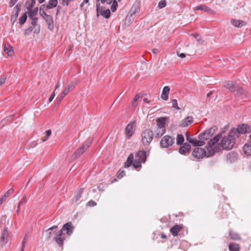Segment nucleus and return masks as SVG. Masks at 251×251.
<instances>
[{
	"instance_id": "nucleus-1",
	"label": "nucleus",
	"mask_w": 251,
	"mask_h": 251,
	"mask_svg": "<svg viewBox=\"0 0 251 251\" xmlns=\"http://www.w3.org/2000/svg\"><path fill=\"white\" fill-rule=\"evenodd\" d=\"M234 131L230 130L227 135H224L225 131H222L216 135L219 136V140L212 146L215 153L223 150L229 151L233 148L237 138L234 135Z\"/></svg>"
},
{
	"instance_id": "nucleus-2",
	"label": "nucleus",
	"mask_w": 251,
	"mask_h": 251,
	"mask_svg": "<svg viewBox=\"0 0 251 251\" xmlns=\"http://www.w3.org/2000/svg\"><path fill=\"white\" fill-rule=\"evenodd\" d=\"M219 140V136H215L214 138L211 139L208 143V146L206 148L207 151L205 149L201 148H196L192 151V155L196 161H199L202 159L204 157H210L215 154V151L213 150L212 146L218 141Z\"/></svg>"
},
{
	"instance_id": "nucleus-3",
	"label": "nucleus",
	"mask_w": 251,
	"mask_h": 251,
	"mask_svg": "<svg viewBox=\"0 0 251 251\" xmlns=\"http://www.w3.org/2000/svg\"><path fill=\"white\" fill-rule=\"evenodd\" d=\"M74 228L75 227L72 222H69L66 223L64 225L62 229L56 232L55 236L54 237V240L59 246L62 247L64 241L65 240L64 232H66L68 236H70L73 233Z\"/></svg>"
},
{
	"instance_id": "nucleus-4",
	"label": "nucleus",
	"mask_w": 251,
	"mask_h": 251,
	"mask_svg": "<svg viewBox=\"0 0 251 251\" xmlns=\"http://www.w3.org/2000/svg\"><path fill=\"white\" fill-rule=\"evenodd\" d=\"M146 152L144 151H139L135 154L133 166L135 169L141 167V163H145L146 160Z\"/></svg>"
},
{
	"instance_id": "nucleus-5",
	"label": "nucleus",
	"mask_w": 251,
	"mask_h": 251,
	"mask_svg": "<svg viewBox=\"0 0 251 251\" xmlns=\"http://www.w3.org/2000/svg\"><path fill=\"white\" fill-rule=\"evenodd\" d=\"M153 138V133L151 129H146L141 133V142L144 146L149 145Z\"/></svg>"
},
{
	"instance_id": "nucleus-6",
	"label": "nucleus",
	"mask_w": 251,
	"mask_h": 251,
	"mask_svg": "<svg viewBox=\"0 0 251 251\" xmlns=\"http://www.w3.org/2000/svg\"><path fill=\"white\" fill-rule=\"evenodd\" d=\"M92 140L89 139L85 141L83 145L79 148L73 155V157L76 159L79 157L90 146Z\"/></svg>"
},
{
	"instance_id": "nucleus-7",
	"label": "nucleus",
	"mask_w": 251,
	"mask_h": 251,
	"mask_svg": "<svg viewBox=\"0 0 251 251\" xmlns=\"http://www.w3.org/2000/svg\"><path fill=\"white\" fill-rule=\"evenodd\" d=\"M231 130H235L234 135L237 138L239 137L240 134L250 133L251 132V127L247 124H242L238 126L237 128H232Z\"/></svg>"
},
{
	"instance_id": "nucleus-8",
	"label": "nucleus",
	"mask_w": 251,
	"mask_h": 251,
	"mask_svg": "<svg viewBox=\"0 0 251 251\" xmlns=\"http://www.w3.org/2000/svg\"><path fill=\"white\" fill-rule=\"evenodd\" d=\"M175 142V138L170 135L164 136L160 141L161 148H168L172 146Z\"/></svg>"
},
{
	"instance_id": "nucleus-9",
	"label": "nucleus",
	"mask_w": 251,
	"mask_h": 251,
	"mask_svg": "<svg viewBox=\"0 0 251 251\" xmlns=\"http://www.w3.org/2000/svg\"><path fill=\"white\" fill-rule=\"evenodd\" d=\"M225 87L231 92H235L236 94L241 95L243 93V90L241 87H237L235 84L230 81H225Z\"/></svg>"
},
{
	"instance_id": "nucleus-10",
	"label": "nucleus",
	"mask_w": 251,
	"mask_h": 251,
	"mask_svg": "<svg viewBox=\"0 0 251 251\" xmlns=\"http://www.w3.org/2000/svg\"><path fill=\"white\" fill-rule=\"evenodd\" d=\"M217 130V127L216 126L212 127L210 129L201 133L198 136L199 139L204 142L205 140L209 139L215 133Z\"/></svg>"
},
{
	"instance_id": "nucleus-11",
	"label": "nucleus",
	"mask_w": 251,
	"mask_h": 251,
	"mask_svg": "<svg viewBox=\"0 0 251 251\" xmlns=\"http://www.w3.org/2000/svg\"><path fill=\"white\" fill-rule=\"evenodd\" d=\"M97 16L98 17L100 14L105 18H108L110 16V11L109 9H105L103 7H100V4L98 2H97Z\"/></svg>"
},
{
	"instance_id": "nucleus-12",
	"label": "nucleus",
	"mask_w": 251,
	"mask_h": 251,
	"mask_svg": "<svg viewBox=\"0 0 251 251\" xmlns=\"http://www.w3.org/2000/svg\"><path fill=\"white\" fill-rule=\"evenodd\" d=\"M136 123L135 122L128 124L125 129V134L128 138H130L134 133Z\"/></svg>"
},
{
	"instance_id": "nucleus-13",
	"label": "nucleus",
	"mask_w": 251,
	"mask_h": 251,
	"mask_svg": "<svg viewBox=\"0 0 251 251\" xmlns=\"http://www.w3.org/2000/svg\"><path fill=\"white\" fill-rule=\"evenodd\" d=\"M8 236L7 228H4L1 232L0 236V241L3 245H5L8 242Z\"/></svg>"
},
{
	"instance_id": "nucleus-14",
	"label": "nucleus",
	"mask_w": 251,
	"mask_h": 251,
	"mask_svg": "<svg viewBox=\"0 0 251 251\" xmlns=\"http://www.w3.org/2000/svg\"><path fill=\"white\" fill-rule=\"evenodd\" d=\"M191 149V146L189 143H185L180 147L179 150V152L183 155H185L189 152Z\"/></svg>"
},
{
	"instance_id": "nucleus-15",
	"label": "nucleus",
	"mask_w": 251,
	"mask_h": 251,
	"mask_svg": "<svg viewBox=\"0 0 251 251\" xmlns=\"http://www.w3.org/2000/svg\"><path fill=\"white\" fill-rule=\"evenodd\" d=\"M193 122V118L191 116H188L180 121V126L182 127H186L190 125Z\"/></svg>"
},
{
	"instance_id": "nucleus-16",
	"label": "nucleus",
	"mask_w": 251,
	"mask_h": 251,
	"mask_svg": "<svg viewBox=\"0 0 251 251\" xmlns=\"http://www.w3.org/2000/svg\"><path fill=\"white\" fill-rule=\"evenodd\" d=\"M75 86V83H71L68 85L64 89L61 93L62 98H64L72 90H73Z\"/></svg>"
},
{
	"instance_id": "nucleus-17",
	"label": "nucleus",
	"mask_w": 251,
	"mask_h": 251,
	"mask_svg": "<svg viewBox=\"0 0 251 251\" xmlns=\"http://www.w3.org/2000/svg\"><path fill=\"white\" fill-rule=\"evenodd\" d=\"M182 227L183 226L181 225H176L170 229V232L174 236H176L182 228Z\"/></svg>"
},
{
	"instance_id": "nucleus-18",
	"label": "nucleus",
	"mask_w": 251,
	"mask_h": 251,
	"mask_svg": "<svg viewBox=\"0 0 251 251\" xmlns=\"http://www.w3.org/2000/svg\"><path fill=\"white\" fill-rule=\"evenodd\" d=\"M166 118L161 117L157 119V126L158 128H165Z\"/></svg>"
},
{
	"instance_id": "nucleus-19",
	"label": "nucleus",
	"mask_w": 251,
	"mask_h": 251,
	"mask_svg": "<svg viewBox=\"0 0 251 251\" xmlns=\"http://www.w3.org/2000/svg\"><path fill=\"white\" fill-rule=\"evenodd\" d=\"M170 88L169 86H165L162 90L161 98L165 100H167L168 99V96L170 92Z\"/></svg>"
},
{
	"instance_id": "nucleus-20",
	"label": "nucleus",
	"mask_w": 251,
	"mask_h": 251,
	"mask_svg": "<svg viewBox=\"0 0 251 251\" xmlns=\"http://www.w3.org/2000/svg\"><path fill=\"white\" fill-rule=\"evenodd\" d=\"M194 9L195 10H202L209 14L213 13V11L212 10H211L210 8L204 5L198 6L195 7Z\"/></svg>"
},
{
	"instance_id": "nucleus-21",
	"label": "nucleus",
	"mask_w": 251,
	"mask_h": 251,
	"mask_svg": "<svg viewBox=\"0 0 251 251\" xmlns=\"http://www.w3.org/2000/svg\"><path fill=\"white\" fill-rule=\"evenodd\" d=\"M57 228V226H54L46 230V236H47V240H50L52 237L53 234V231L54 229H56Z\"/></svg>"
},
{
	"instance_id": "nucleus-22",
	"label": "nucleus",
	"mask_w": 251,
	"mask_h": 251,
	"mask_svg": "<svg viewBox=\"0 0 251 251\" xmlns=\"http://www.w3.org/2000/svg\"><path fill=\"white\" fill-rule=\"evenodd\" d=\"M46 22L48 25V28L50 30H52L54 28L53 18L50 15L45 19Z\"/></svg>"
},
{
	"instance_id": "nucleus-23",
	"label": "nucleus",
	"mask_w": 251,
	"mask_h": 251,
	"mask_svg": "<svg viewBox=\"0 0 251 251\" xmlns=\"http://www.w3.org/2000/svg\"><path fill=\"white\" fill-rule=\"evenodd\" d=\"M134 156L133 154L131 153L127 157L126 162L125 163L124 167L125 168L129 167L134 162Z\"/></svg>"
},
{
	"instance_id": "nucleus-24",
	"label": "nucleus",
	"mask_w": 251,
	"mask_h": 251,
	"mask_svg": "<svg viewBox=\"0 0 251 251\" xmlns=\"http://www.w3.org/2000/svg\"><path fill=\"white\" fill-rule=\"evenodd\" d=\"M243 151L246 154L251 156V142L247 143L244 146Z\"/></svg>"
},
{
	"instance_id": "nucleus-25",
	"label": "nucleus",
	"mask_w": 251,
	"mask_h": 251,
	"mask_svg": "<svg viewBox=\"0 0 251 251\" xmlns=\"http://www.w3.org/2000/svg\"><path fill=\"white\" fill-rule=\"evenodd\" d=\"M190 143L192 144L194 146L201 147L203 146L205 144V142L200 139L197 140L192 138L191 141H190Z\"/></svg>"
},
{
	"instance_id": "nucleus-26",
	"label": "nucleus",
	"mask_w": 251,
	"mask_h": 251,
	"mask_svg": "<svg viewBox=\"0 0 251 251\" xmlns=\"http://www.w3.org/2000/svg\"><path fill=\"white\" fill-rule=\"evenodd\" d=\"M231 23L232 25H234L235 27H240L242 26L245 24V22L243 21L234 20L232 19L231 20Z\"/></svg>"
},
{
	"instance_id": "nucleus-27",
	"label": "nucleus",
	"mask_w": 251,
	"mask_h": 251,
	"mask_svg": "<svg viewBox=\"0 0 251 251\" xmlns=\"http://www.w3.org/2000/svg\"><path fill=\"white\" fill-rule=\"evenodd\" d=\"M4 51L9 56H12L14 54V51L12 49V47L9 45H7V46L5 45Z\"/></svg>"
},
{
	"instance_id": "nucleus-28",
	"label": "nucleus",
	"mask_w": 251,
	"mask_h": 251,
	"mask_svg": "<svg viewBox=\"0 0 251 251\" xmlns=\"http://www.w3.org/2000/svg\"><path fill=\"white\" fill-rule=\"evenodd\" d=\"M229 235L230 238L233 240H239L241 239L240 235L237 233L230 230L229 232Z\"/></svg>"
},
{
	"instance_id": "nucleus-29",
	"label": "nucleus",
	"mask_w": 251,
	"mask_h": 251,
	"mask_svg": "<svg viewBox=\"0 0 251 251\" xmlns=\"http://www.w3.org/2000/svg\"><path fill=\"white\" fill-rule=\"evenodd\" d=\"M228 249L230 251H239L240 246L236 243H231L228 245Z\"/></svg>"
},
{
	"instance_id": "nucleus-30",
	"label": "nucleus",
	"mask_w": 251,
	"mask_h": 251,
	"mask_svg": "<svg viewBox=\"0 0 251 251\" xmlns=\"http://www.w3.org/2000/svg\"><path fill=\"white\" fill-rule=\"evenodd\" d=\"M58 4L57 0H50L49 4H47V8L51 9L56 7Z\"/></svg>"
},
{
	"instance_id": "nucleus-31",
	"label": "nucleus",
	"mask_w": 251,
	"mask_h": 251,
	"mask_svg": "<svg viewBox=\"0 0 251 251\" xmlns=\"http://www.w3.org/2000/svg\"><path fill=\"white\" fill-rule=\"evenodd\" d=\"M176 140V144L177 145H182V144L184 141V138L183 135L181 134H177Z\"/></svg>"
},
{
	"instance_id": "nucleus-32",
	"label": "nucleus",
	"mask_w": 251,
	"mask_h": 251,
	"mask_svg": "<svg viewBox=\"0 0 251 251\" xmlns=\"http://www.w3.org/2000/svg\"><path fill=\"white\" fill-rule=\"evenodd\" d=\"M166 130L165 128H157L156 134H155V137L156 138H160L165 133Z\"/></svg>"
},
{
	"instance_id": "nucleus-33",
	"label": "nucleus",
	"mask_w": 251,
	"mask_h": 251,
	"mask_svg": "<svg viewBox=\"0 0 251 251\" xmlns=\"http://www.w3.org/2000/svg\"><path fill=\"white\" fill-rule=\"evenodd\" d=\"M14 192V189L13 188H11L8 190L2 197L1 198L2 200L5 201L7 198L12 195Z\"/></svg>"
},
{
	"instance_id": "nucleus-34",
	"label": "nucleus",
	"mask_w": 251,
	"mask_h": 251,
	"mask_svg": "<svg viewBox=\"0 0 251 251\" xmlns=\"http://www.w3.org/2000/svg\"><path fill=\"white\" fill-rule=\"evenodd\" d=\"M38 8H36L33 10H30L28 13V16L29 18H32L37 14Z\"/></svg>"
},
{
	"instance_id": "nucleus-35",
	"label": "nucleus",
	"mask_w": 251,
	"mask_h": 251,
	"mask_svg": "<svg viewBox=\"0 0 251 251\" xmlns=\"http://www.w3.org/2000/svg\"><path fill=\"white\" fill-rule=\"evenodd\" d=\"M27 15L26 13H25L23 15L20 17L19 19V23L20 25H22L24 24L27 19Z\"/></svg>"
},
{
	"instance_id": "nucleus-36",
	"label": "nucleus",
	"mask_w": 251,
	"mask_h": 251,
	"mask_svg": "<svg viewBox=\"0 0 251 251\" xmlns=\"http://www.w3.org/2000/svg\"><path fill=\"white\" fill-rule=\"evenodd\" d=\"M112 5L111 6V9L112 10V11L113 12H115L117 8V7H118V3L116 1V0H112Z\"/></svg>"
},
{
	"instance_id": "nucleus-37",
	"label": "nucleus",
	"mask_w": 251,
	"mask_h": 251,
	"mask_svg": "<svg viewBox=\"0 0 251 251\" xmlns=\"http://www.w3.org/2000/svg\"><path fill=\"white\" fill-rule=\"evenodd\" d=\"M46 136L42 138V141L43 142H45L46 141H47L49 137L50 136L51 134V130L49 129V130H48L46 131Z\"/></svg>"
},
{
	"instance_id": "nucleus-38",
	"label": "nucleus",
	"mask_w": 251,
	"mask_h": 251,
	"mask_svg": "<svg viewBox=\"0 0 251 251\" xmlns=\"http://www.w3.org/2000/svg\"><path fill=\"white\" fill-rule=\"evenodd\" d=\"M83 191V188H81L77 192V193L75 196V197L76 201H78L79 200V199L81 198Z\"/></svg>"
},
{
	"instance_id": "nucleus-39",
	"label": "nucleus",
	"mask_w": 251,
	"mask_h": 251,
	"mask_svg": "<svg viewBox=\"0 0 251 251\" xmlns=\"http://www.w3.org/2000/svg\"><path fill=\"white\" fill-rule=\"evenodd\" d=\"M171 103H172V107H173L177 110L180 109V108L177 105V102L176 100V99L172 100Z\"/></svg>"
},
{
	"instance_id": "nucleus-40",
	"label": "nucleus",
	"mask_w": 251,
	"mask_h": 251,
	"mask_svg": "<svg viewBox=\"0 0 251 251\" xmlns=\"http://www.w3.org/2000/svg\"><path fill=\"white\" fill-rule=\"evenodd\" d=\"M33 30V27L32 26L29 27L25 30V35L27 36Z\"/></svg>"
},
{
	"instance_id": "nucleus-41",
	"label": "nucleus",
	"mask_w": 251,
	"mask_h": 251,
	"mask_svg": "<svg viewBox=\"0 0 251 251\" xmlns=\"http://www.w3.org/2000/svg\"><path fill=\"white\" fill-rule=\"evenodd\" d=\"M31 20V24L32 26H35L37 25L38 22V18L36 17H33L32 18H29Z\"/></svg>"
},
{
	"instance_id": "nucleus-42",
	"label": "nucleus",
	"mask_w": 251,
	"mask_h": 251,
	"mask_svg": "<svg viewBox=\"0 0 251 251\" xmlns=\"http://www.w3.org/2000/svg\"><path fill=\"white\" fill-rule=\"evenodd\" d=\"M40 14L44 19L50 16V15L47 14L45 11H40Z\"/></svg>"
},
{
	"instance_id": "nucleus-43",
	"label": "nucleus",
	"mask_w": 251,
	"mask_h": 251,
	"mask_svg": "<svg viewBox=\"0 0 251 251\" xmlns=\"http://www.w3.org/2000/svg\"><path fill=\"white\" fill-rule=\"evenodd\" d=\"M138 8H137L136 9V7L133 6L130 11V16H132L133 15H134L136 13V12L138 11Z\"/></svg>"
},
{
	"instance_id": "nucleus-44",
	"label": "nucleus",
	"mask_w": 251,
	"mask_h": 251,
	"mask_svg": "<svg viewBox=\"0 0 251 251\" xmlns=\"http://www.w3.org/2000/svg\"><path fill=\"white\" fill-rule=\"evenodd\" d=\"M125 175V172L124 171L119 170L118 173L117 177L119 179L122 178Z\"/></svg>"
},
{
	"instance_id": "nucleus-45",
	"label": "nucleus",
	"mask_w": 251,
	"mask_h": 251,
	"mask_svg": "<svg viewBox=\"0 0 251 251\" xmlns=\"http://www.w3.org/2000/svg\"><path fill=\"white\" fill-rule=\"evenodd\" d=\"M166 5V2L165 0H163L160 1L158 3V7H159L160 8H162L164 7Z\"/></svg>"
},
{
	"instance_id": "nucleus-46",
	"label": "nucleus",
	"mask_w": 251,
	"mask_h": 251,
	"mask_svg": "<svg viewBox=\"0 0 251 251\" xmlns=\"http://www.w3.org/2000/svg\"><path fill=\"white\" fill-rule=\"evenodd\" d=\"M97 205L96 202H95L94 201H89L87 203V205L89 206H94Z\"/></svg>"
},
{
	"instance_id": "nucleus-47",
	"label": "nucleus",
	"mask_w": 251,
	"mask_h": 251,
	"mask_svg": "<svg viewBox=\"0 0 251 251\" xmlns=\"http://www.w3.org/2000/svg\"><path fill=\"white\" fill-rule=\"evenodd\" d=\"M26 201H27L26 198H25V197H24L20 201V202L18 204L19 206H21V205L23 204L24 203H25Z\"/></svg>"
},
{
	"instance_id": "nucleus-48",
	"label": "nucleus",
	"mask_w": 251,
	"mask_h": 251,
	"mask_svg": "<svg viewBox=\"0 0 251 251\" xmlns=\"http://www.w3.org/2000/svg\"><path fill=\"white\" fill-rule=\"evenodd\" d=\"M47 4H42L41 5L40 7V11H45L48 9L49 8H47Z\"/></svg>"
},
{
	"instance_id": "nucleus-49",
	"label": "nucleus",
	"mask_w": 251,
	"mask_h": 251,
	"mask_svg": "<svg viewBox=\"0 0 251 251\" xmlns=\"http://www.w3.org/2000/svg\"><path fill=\"white\" fill-rule=\"evenodd\" d=\"M140 98V96L139 94H137L134 99V100H133V106H136V104H135V102L137 101V100L139 99V98Z\"/></svg>"
},
{
	"instance_id": "nucleus-50",
	"label": "nucleus",
	"mask_w": 251,
	"mask_h": 251,
	"mask_svg": "<svg viewBox=\"0 0 251 251\" xmlns=\"http://www.w3.org/2000/svg\"><path fill=\"white\" fill-rule=\"evenodd\" d=\"M25 240H26V238H25V237L24 240L22 241V249H21V251H24V249L25 246V244H26Z\"/></svg>"
},
{
	"instance_id": "nucleus-51",
	"label": "nucleus",
	"mask_w": 251,
	"mask_h": 251,
	"mask_svg": "<svg viewBox=\"0 0 251 251\" xmlns=\"http://www.w3.org/2000/svg\"><path fill=\"white\" fill-rule=\"evenodd\" d=\"M55 96V92L54 91L52 93V94L50 96V98L49 99V102H50L53 100V99H54Z\"/></svg>"
},
{
	"instance_id": "nucleus-52",
	"label": "nucleus",
	"mask_w": 251,
	"mask_h": 251,
	"mask_svg": "<svg viewBox=\"0 0 251 251\" xmlns=\"http://www.w3.org/2000/svg\"><path fill=\"white\" fill-rule=\"evenodd\" d=\"M18 1V0H10V2H9V6L10 7H12L13 6H14L15 3L17 2V1Z\"/></svg>"
},
{
	"instance_id": "nucleus-53",
	"label": "nucleus",
	"mask_w": 251,
	"mask_h": 251,
	"mask_svg": "<svg viewBox=\"0 0 251 251\" xmlns=\"http://www.w3.org/2000/svg\"><path fill=\"white\" fill-rule=\"evenodd\" d=\"M89 2V0H84L80 4V8L81 9H83V6L85 3H87Z\"/></svg>"
},
{
	"instance_id": "nucleus-54",
	"label": "nucleus",
	"mask_w": 251,
	"mask_h": 251,
	"mask_svg": "<svg viewBox=\"0 0 251 251\" xmlns=\"http://www.w3.org/2000/svg\"><path fill=\"white\" fill-rule=\"evenodd\" d=\"M177 54L179 57H180V58H184L186 56V55L184 53H180L178 51H177Z\"/></svg>"
},
{
	"instance_id": "nucleus-55",
	"label": "nucleus",
	"mask_w": 251,
	"mask_h": 251,
	"mask_svg": "<svg viewBox=\"0 0 251 251\" xmlns=\"http://www.w3.org/2000/svg\"><path fill=\"white\" fill-rule=\"evenodd\" d=\"M6 78L2 77L0 78V86L4 84L5 82Z\"/></svg>"
},
{
	"instance_id": "nucleus-56",
	"label": "nucleus",
	"mask_w": 251,
	"mask_h": 251,
	"mask_svg": "<svg viewBox=\"0 0 251 251\" xmlns=\"http://www.w3.org/2000/svg\"><path fill=\"white\" fill-rule=\"evenodd\" d=\"M16 11L18 12L21 9V5L17 4L16 6L14 8Z\"/></svg>"
},
{
	"instance_id": "nucleus-57",
	"label": "nucleus",
	"mask_w": 251,
	"mask_h": 251,
	"mask_svg": "<svg viewBox=\"0 0 251 251\" xmlns=\"http://www.w3.org/2000/svg\"><path fill=\"white\" fill-rule=\"evenodd\" d=\"M194 37L198 41H199L200 40V36L199 34H192Z\"/></svg>"
},
{
	"instance_id": "nucleus-58",
	"label": "nucleus",
	"mask_w": 251,
	"mask_h": 251,
	"mask_svg": "<svg viewBox=\"0 0 251 251\" xmlns=\"http://www.w3.org/2000/svg\"><path fill=\"white\" fill-rule=\"evenodd\" d=\"M62 0L61 4L62 5H63V6L66 5V6H68V3H67V0Z\"/></svg>"
},
{
	"instance_id": "nucleus-59",
	"label": "nucleus",
	"mask_w": 251,
	"mask_h": 251,
	"mask_svg": "<svg viewBox=\"0 0 251 251\" xmlns=\"http://www.w3.org/2000/svg\"><path fill=\"white\" fill-rule=\"evenodd\" d=\"M186 140L188 142H189L190 143V141H191V140L192 139V138H191L188 134L187 133H186Z\"/></svg>"
},
{
	"instance_id": "nucleus-60",
	"label": "nucleus",
	"mask_w": 251,
	"mask_h": 251,
	"mask_svg": "<svg viewBox=\"0 0 251 251\" xmlns=\"http://www.w3.org/2000/svg\"><path fill=\"white\" fill-rule=\"evenodd\" d=\"M63 98H62V94H61L60 97L58 98L57 100V103H60Z\"/></svg>"
},
{
	"instance_id": "nucleus-61",
	"label": "nucleus",
	"mask_w": 251,
	"mask_h": 251,
	"mask_svg": "<svg viewBox=\"0 0 251 251\" xmlns=\"http://www.w3.org/2000/svg\"><path fill=\"white\" fill-rule=\"evenodd\" d=\"M143 101L145 102H146V103H150V101L148 100L147 98H144L143 99Z\"/></svg>"
},
{
	"instance_id": "nucleus-62",
	"label": "nucleus",
	"mask_w": 251,
	"mask_h": 251,
	"mask_svg": "<svg viewBox=\"0 0 251 251\" xmlns=\"http://www.w3.org/2000/svg\"><path fill=\"white\" fill-rule=\"evenodd\" d=\"M59 86H60L59 82V81H58V82H57V84L56 86H55V90H54V91H55L56 89L58 88L59 87Z\"/></svg>"
},
{
	"instance_id": "nucleus-63",
	"label": "nucleus",
	"mask_w": 251,
	"mask_h": 251,
	"mask_svg": "<svg viewBox=\"0 0 251 251\" xmlns=\"http://www.w3.org/2000/svg\"><path fill=\"white\" fill-rule=\"evenodd\" d=\"M212 94H213V93H212V91L209 92L207 94V97H210V96L212 95Z\"/></svg>"
},
{
	"instance_id": "nucleus-64",
	"label": "nucleus",
	"mask_w": 251,
	"mask_h": 251,
	"mask_svg": "<svg viewBox=\"0 0 251 251\" xmlns=\"http://www.w3.org/2000/svg\"><path fill=\"white\" fill-rule=\"evenodd\" d=\"M152 52L154 53H156L158 52V50L156 49H154L152 50Z\"/></svg>"
}]
</instances>
